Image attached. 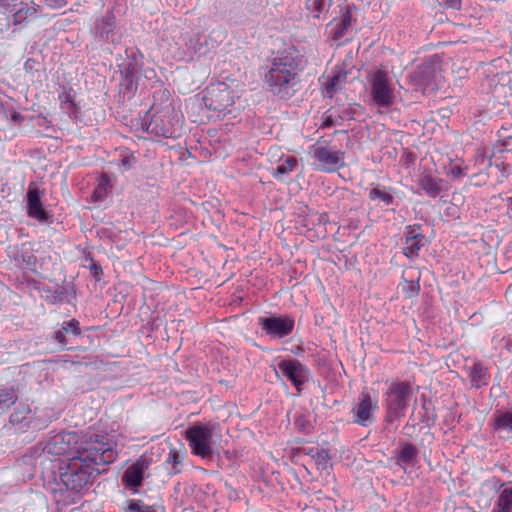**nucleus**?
<instances>
[{"instance_id":"obj_2","label":"nucleus","mask_w":512,"mask_h":512,"mask_svg":"<svg viewBox=\"0 0 512 512\" xmlns=\"http://www.w3.org/2000/svg\"><path fill=\"white\" fill-rule=\"evenodd\" d=\"M300 58L289 51L279 52L269 61L264 74L268 91L281 99L290 98L299 82Z\"/></svg>"},{"instance_id":"obj_38","label":"nucleus","mask_w":512,"mask_h":512,"mask_svg":"<svg viewBox=\"0 0 512 512\" xmlns=\"http://www.w3.org/2000/svg\"><path fill=\"white\" fill-rule=\"evenodd\" d=\"M62 329L66 333H72L75 336L81 335L80 323L77 319L74 318L69 321L63 322Z\"/></svg>"},{"instance_id":"obj_14","label":"nucleus","mask_w":512,"mask_h":512,"mask_svg":"<svg viewBox=\"0 0 512 512\" xmlns=\"http://www.w3.org/2000/svg\"><path fill=\"white\" fill-rule=\"evenodd\" d=\"M27 215L40 223L48 221L49 215L44 209L40 197V191L34 184H30L27 192Z\"/></svg>"},{"instance_id":"obj_3","label":"nucleus","mask_w":512,"mask_h":512,"mask_svg":"<svg viewBox=\"0 0 512 512\" xmlns=\"http://www.w3.org/2000/svg\"><path fill=\"white\" fill-rule=\"evenodd\" d=\"M244 89L245 84L236 79L227 78L226 81L211 83L204 97L205 105L217 112L230 111Z\"/></svg>"},{"instance_id":"obj_35","label":"nucleus","mask_w":512,"mask_h":512,"mask_svg":"<svg viewBox=\"0 0 512 512\" xmlns=\"http://www.w3.org/2000/svg\"><path fill=\"white\" fill-rule=\"evenodd\" d=\"M369 199L372 201L380 200L387 206L391 205L394 200L390 193L386 192L384 189H380L379 187L370 190Z\"/></svg>"},{"instance_id":"obj_12","label":"nucleus","mask_w":512,"mask_h":512,"mask_svg":"<svg viewBox=\"0 0 512 512\" xmlns=\"http://www.w3.org/2000/svg\"><path fill=\"white\" fill-rule=\"evenodd\" d=\"M426 244V237L418 224L408 225L404 231L402 253L410 260L419 256L420 250Z\"/></svg>"},{"instance_id":"obj_4","label":"nucleus","mask_w":512,"mask_h":512,"mask_svg":"<svg viewBox=\"0 0 512 512\" xmlns=\"http://www.w3.org/2000/svg\"><path fill=\"white\" fill-rule=\"evenodd\" d=\"M338 133L346 134L347 132L336 130L332 134L319 137L310 146V153L317 161L319 171L332 173L344 166L345 153L331 144L333 137Z\"/></svg>"},{"instance_id":"obj_6","label":"nucleus","mask_w":512,"mask_h":512,"mask_svg":"<svg viewBox=\"0 0 512 512\" xmlns=\"http://www.w3.org/2000/svg\"><path fill=\"white\" fill-rule=\"evenodd\" d=\"M413 394L412 383L407 380L394 379L388 383L383 394V402L391 416H400L406 413Z\"/></svg>"},{"instance_id":"obj_7","label":"nucleus","mask_w":512,"mask_h":512,"mask_svg":"<svg viewBox=\"0 0 512 512\" xmlns=\"http://www.w3.org/2000/svg\"><path fill=\"white\" fill-rule=\"evenodd\" d=\"M370 85V97L374 105L381 108H388L395 100L394 87L391 79L385 70L377 69L367 77Z\"/></svg>"},{"instance_id":"obj_46","label":"nucleus","mask_w":512,"mask_h":512,"mask_svg":"<svg viewBox=\"0 0 512 512\" xmlns=\"http://www.w3.org/2000/svg\"><path fill=\"white\" fill-rule=\"evenodd\" d=\"M24 262H26L28 265L35 264L36 257L34 255H30V256H28L27 259H24Z\"/></svg>"},{"instance_id":"obj_9","label":"nucleus","mask_w":512,"mask_h":512,"mask_svg":"<svg viewBox=\"0 0 512 512\" xmlns=\"http://www.w3.org/2000/svg\"><path fill=\"white\" fill-rule=\"evenodd\" d=\"M215 428L208 425H194L187 430L186 436L192 452L202 458H208L212 454L211 445Z\"/></svg>"},{"instance_id":"obj_27","label":"nucleus","mask_w":512,"mask_h":512,"mask_svg":"<svg viewBox=\"0 0 512 512\" xmlns=\"http://www.w3.org/2000/svg\"><path fill=\"white\" fill-rule=\"evenodd\" d=\"M18 396L14 388H3L0 390V411L5 412L17 401Z\"/></svg>"},{"instance_id":"obj_15","label":"nucleus","mask_w":512,"mask_h":512,"mask_svg":"<svg viewBox=\"0 0 512 512\" xmlns=\"http://www.w3.org/2000/svg\"><path fill=\"white\" fill-rule=\"evenodd\" d=\"M116 27V17L109 12L95 21L94 31L96 36L105 42L112 41L113 32Z\"/></svg>"},{"instance_id":"obj_19","label":"nucleus","mask_w":512,"mask_h":512,"mask_svg":"<svg viewBox=\"0 0 512 512\" xmlns=\"http://www.w3.org/2000/svg\"><path fill=\"white\" fill-rule=\"evenodd\" d=\"M280 164L271 170V175L278 181H284L298 166V159L294 156L280 158Z\"/></svg>"},{"instance_id":"obj_21","label":"nucleus","mask_w":512,"mask_h":512,"mask_svg":"<svg viewBox=\"0 0 512 512\" xmlns=\"http://www.w3.org/2000/svg\"><path fill=\"white\" fill-rule=\"evenodd\" d=\"M378 409V395L375 392L374 397L369 392L363 391L360 395V402L357 405L356 416H370L372 411Z\"/></svg>"},{"instance_id":"obj_17","label":"nucleus","mask_w":512,"mask_h":512,"mask_svg":"<svg viewBox=\"0 0 512 512\" xmlns=\"http://www.w3.org/2000/svg\"><path fill=\"white\" fill-rule=\"evenodd\" d=\"M414 80L421 87L423 92L434 89L438 86L437 72L433 66H424L415 71Z\"/></svg>"},{"instance_id":"obj_18","label":"nucleus","mask_w":512,"mask_h":512,"mask_svg":"<svg viewBox=\"0 0 512 512\" xmlns=\"http://www.w3.org/2000/svg\"><path fill=\"white\" fill-rule=\"evenodd\" d=\"M332 4L333 0H305V9L312 18L324 20Z\"/></svg>"},{"instance_id":"obj_44","label":"nucleus","mask_w":512,"mask_h":512,"mask_svg":"<svg viewBox=\"0 0 512 512\" xmlns=\"http://www.w3.org/2000/svg\"><path fill=\"white\" fill-rule=\"evenodd\" d=\"M372 419L373 418H357V420L355 422L359 425L367 426L368 424H370L372 422Z\"/></svg>"},{"instance_id":"obj_45","label":"nucleus","mask_w":512,"mask_h":512,"mask_svg":"<svg viewBox=\"0 0 512 512\" xmlns=\"http://www.w3.org/2000/svg\"><path fill=\"white\" fill-rule=\"evenodd\" d=\"M507 202H508V210H507V213L509 215L510 218H512V197H509L507 199Z\"/></svg>"},{"instance_id":"obj_1","label":"nucleus","mask_w":512,"mask_h":512,"mask_svg":"<svg viewBox=\"0 0 512 512\" xmlns=\"http://www.w3.org/2000/svg\"><path fill=\"white\" fill-rule=\"evenodd\" d=\"M117 455L111 443L95 435L81 442L71 457L52 460L53 473L67 491L81 494L100 474V466L113 463Z\"/></svg>"},{"instance_id":"obj_8","label":"nucleus","mask_w":512,"mask_h":512,"mask_svg":"<svg viewBox=\"0 0 512 512\" xmlns=\"http://www.w3.org/2000/svg\"><path fill=\"white\" fill-rule=\"evenodd\" d=\"M274 371L278 379L290 382L298 393L302 392L310 378L308 366L292 358L279 360Z\"/></svg>"},{"instance_id":"obj_31","label":"nucleus","mask_w":512,"mask_h":512,"mask_svg":"<svg viewBox=\"0 0 512 512\" xmlns=\"http://www.w3.org/2000/svg\"><path fill=\"white\" fill-rule=\"evenodd\" d=\"M402 292L405 294L407 298H414L419 295L420 292V284L419 278L416 280H406L403 279L401 282Z\"/></svg>"},{"instance_id":"obj_10","label":"nucleus","mask_w":512,"mask_h":512,"mask_svg":"<svg viewBox=\"0 0 512 512\" xmlns=\"http://www.w3.org/2000/svg\"><path fill=\"white\" fill-rule=\"evenodd\" d=\"M258 324L262 331L271 338L281 339L289 336L295 327L292 315L259 317Z\"/></svg>"},{"instance_id":"obj_48","label":"nucleus","mask_w":512,"mask_h":512,"mask_svg":"<svg viewBox=\"0 0 512 512\" xmlns=\"http://www.w3.org/2000/svg\"><path fill=\"white\" fill-rule=\"evenodd\" d=\"M501 416L508 417V416H512V414H511V413H504V414H502Z\"/></svg>"},{"instance_id":"obj_36","label":"nucleus","mask_w":512,"mask_h":512,"mask_svg":"<svg viewBox=\"0 0 512 512\" xmlns=\"http://www.w3.org/2000/svg\"><path fill=\"white\" fill-rule=\"evenodd\" d=\"M314 422L312 418H296L294 427L299 433L308 435L314 430Z\"/></svg>"},{"instance_id":"obj_32","label":"nucleus","mask_w":512,"mask_h":512,"mask_svg":"<svg viewBox=\"0 0 512 512\" xmlns=\"http://www.w3.org/2000/svg\"><path fill=\"white\" fill-rule=\"evenodd\" d=\"M493 428L500 437H506L512 432V418H495Z\"/></svg>"},{"instance_id":"obj_41","label":"nucleus","mask_w":512,"mask_h":512,"mask_svg":"<svg viewBox=\"0 0 512 512\" xmlns=\"http://www.w3.org/2000/svg\"><path fill=\"white\" fill-rule=\"evenodd\" d=\"M65 333L66 332L62 328L54 333L55 340L61 344L62 348L67 344Z\"/></svg>"},{"instance_id":"obj_43","label":"nucleus","mask_w":512,"mask_h":512,"mask_svg":"<svg viewBox=\"0 0 512 512\" xmlns=\"http://www.w3.org/2000/svg\"><path fill=\"white\" fill-rule=\"evenodd\" d=\"M496 166L504 177H508L512 173V166L508 163L502 162L500 164H496Z\"/></svg>"},{"instance_id":"obj_13","label":"nucleus","mask_w":512,"mask_h":512,"mask_svg":"<svg viewBox=\"0 0 512 512\" xmlns=\"http://www.w3.org/2000/svg\"><path fill=\"white\" fill-rule=\"evenodd\" d=\"M150 462L149 458L142 456L125 470L122 482L127 488L133 492L138 491V487L144 479V473L149 468Z\"/></svg>"},{"instance_id":"obj_37","label":"nucleus","mask_w":512,"mask_h":512,"mask_svg":"<svg viewBox=\"0 0 512 512\" xmlns=\"http://www.w3.org/2000/svg\"><path fill=\"white\" fill-rule=\"evenodd\" d=\"M109 184V179L107 176H102L99 180L98 185L94 189L93 197L95 200H103L107 194V186Z\"/></svg>"},{"instance_id":"obj_30","label":"nucleus","mask_w":512,"mask_h":512,"mask_svg":"<svg viewBox=\"0 0 512 512\" xmlns=\"http://www.w3.org/2000/svg\"><path fill=\"white\" fill-rule=\"evenodd\" d=\"M164 512L162 507H157L154 505H146L144 502L140 500H131L127 507V512Z\"/></svg>"},{"instance_id":"obj_42","label":"nucleus","mask_w":512,"mask_h":512,"mask_svg":"<svg viewBox=\"0 0 512 512\" xmlns=\"http://www.w3.org/2000/svg\"><path fill=\"white\" fill-rule=\"evenodd\" d=\"M334 125V119L332 115L328 114L327 112L324 113L322 117V123L320 125V128H330Z\"/></svg>"},{"instance_id":"obj_33","label":"nucleus","mask_w":512,"mask_h":512,"mask_svg":"<svg viewBox=\"0 0 512 512\" xmlns=\"http://www.w3.org/2000/svg\"><path fill=\"white\" fill-rule=\"evenodd\" d=\"M487 158L486 148L480 147L476 150L474 155V165L479 168L477 173H480L491 165L490 159Z\"/></svg>"},{"instance_id":"obj_22","label":"nucleus","mask_w":512,"mask_h":512,"mask_svg":"<svg viewBox=\"0 0 512 512\" xmlns=\"http://www.w3.org/2000/svg\"><path fill=\"white\" fill-rule=\"evenodd\" d=\"M352 15L346 11L339 20H334L330 23V35L335 41L340 40L345 36L348 28L351 26Z\"/></svg>"},{"instance_id":"obj_26","label":"nucleus","mask_w":512,"mask_h":512,"mask_svg":"<svg viewBox=\"0 0 512 512\" xmlns=\"http://www.w3.org/2000/svg\"><path fill=\"white\" fill-rule=\"evenodd\" d=\"M308 455L315 461L318 469L326 470L330 466V456L325 449L310 448L307 452Z\"/></svg>"},{"instance_id":"obj_5","label":"nucleus","mask_w":512,"mask_h":512,"mask_svg":"<svg viewBox=\"0 0 512 512\" xmlns=\"http://www.w3.org/2000/svg\"><path fill=\"white\" fill-rule=\"evenodd\" d=\"M182 119L172 105L156 110L146 125V132L158 138L176 139L181 136Z\"/></svg>"},{"instance_id":"obj_39","label":"nucleus","mask_w":512,"mask_h":512,"mask_svg":"<svg viewBox=\"0 0 512 512\" xmlns=\"http://www.w3.org/2000/svg\"><path fill=\"white\" fill-rule=\"evenodd\" d=\"M72 92L73 90L70 88L59 94V100L61 102L62 108H71L74 106Z\"/></svg>"},{"instance_id":"obj_40","label":"nucleus","mask_w":512,"mask_h":512,"mask_svg":"<svg viewBox=\"0 0 512 512\" xmlns=\"http://www.w3.org/2000/svg\"><path fill=\"white\" fill-rule=\"evenodd\" d=\"M124 82L129 91L136 90L137 83L134 80V76L128 70L124 72Z\"/></svg>"},{"instance_id":"obj_29","label":"nucleus","mask_w":512,"mask_h":512,"mask_svg":"<svg viewBox=\"0 0 512 512\" xmlns=\"http://www.w3.org/2000/svg\"><path fill=\"white\" fill-rule=\"evenodd\" d=\"M494 512H512V488H506L500 493Z\"/></svg>"},{"instance_id":"obj_28","label":"nucleus","mask_w":512,"mask_h":512,"mask_svg":"<svg viewBox=\"0 0 512 512\" xmlns=\"http://www.w3.org/2000/svg\"><path fill=\"white\" fill-rule=\"evenodd\" d=\"M37 10L34 6H29L28 1L25 2L24 5H21L17 10L13 13V23L15 25L22 24L28 18L34 16Z\"/></svg>"},{"instance_id":"obj_20","label":"nucleus","mask_w":512,"mask_h":512,"mask_svg":"<svg viewBox=\"0 0 512 512\" xmlns=\"http://www.w3.org/2000/svg\"><path fill=\"white\" fill-rule=\"evenodd\" d=\"M442 180L433 177L431 174H422L418 179L419 187L432 198H436L441 193Z\"/></svg>"},{"instance_id":"obj_24","label":"nucleus","mask_w":512,"mask_h":512,"mask_svg":"<svg viewBox=\"0 0 512 512\" xmlns=\"http://www.w3.org/2000/svg\"><path fill=\"white\" fill-rule=\"evenodd\" d=\"M417 453V449L412 444H403L397 456V464L404 469L409 465H413L417 457Z\"/></svg>"},{"instance_id":"obj_23","label":"nucleus","mask_w":512,"mask_h":512,"mask_svg":"<svg viewBox=\"0 0 512 512\" xmlns=\"http://www.w3.org/2000/svg\"><path fill=\"white\" fill-rule=\"evenodd\" d=\"M347 73L338 72L331 76L323 87V95L328 98H332L335 93L342 88L346 83Z\"/></svg>"},{"instance_id":"obj_47","label":"nucleus","mask_w":512,"mask_h":512,"mask_svg":"<svg viewBox=\"0 0 512 512\" xmlns=\"http://www.w3.org/2000/svg\"><path fill=\"white\" fill-rule=\"evenodd\" d=\"M414 425H415V423H412L411 428H413ZM405 430H406L407 435L411 436L413 434V432H410V426L405 427Z\"/></svg>"},{"instance_id":"obj_16","label":"nucleus","mask_w":512,"mask_h":512,"mask_svg":"<svg viewBox=\"0 0 512 512\" xmlns=\"http://www.w3.org/2000/svg\"><path fill=\"white\" fill-rule=\"evenodd\" d=\"M467 375L473 388L479 389L487 386L490 380V373L484 364L476 360L468 368Z\"/></svg>"},{"instance_id":"obj_11","label":"nucleus","mask_w":512,"mask_h":512,"mask_svg":"<svg viewBox=\"0 0 512 512\" xmlns=\"http://www.w3.org/2000/svg\"><path fill=\"white\" fill-rule=\"evenodd\" d=\"M76 443V436L74 433H58L51 437L42 448L45 458L48 456H57L62 459L71 457L72 445Z\"/></svg>"},{"instance_id":"obj_34","label":"nucleus","mask_w":512,"mask_h":512,"mask_svg":"<svg viewBox=\"0 0 512 512\" xmlns=\"http://www.w3.org/2000/svg\"><path fill=\"white\" fill-rule=\"evenodd\" d=\"M182 461H183V454H181L175 448L170 449V452L168 454L166 462L168 465H171V471L173 473L180 472V470H181L180 467L182 465Z\"/></svg>"},{"instance_id":"obj_49","label":"nucleus","mask_w":512,"mask_h":512,"mask_svg":"<svg viewBox=\"0 0 512 512\" xmlns=\"http://www.w3.org/2000/svg\"><path fill=\"white\" fill-rule=\"evenodd\" d=\"M16 422L18 423V422H19V420H18V419H16V421L11 420V423H12L13 425H14Z\"/></svg>"},{"instance_id":"obj_25","label":"nucleus","mask_w":512,"mask_h":512,"mask_svg":"<svg viewBox=\"0 0 512 512\" xmlns=\"http://www.w3.org/2000/svg\"><path fill=\"white\" fill-rule=\"evenodd\" d=\"M468 166H464L462 159L450 160L446 167V175L452 180H457L466 176Z\"/></svg>"}]
</instances>
